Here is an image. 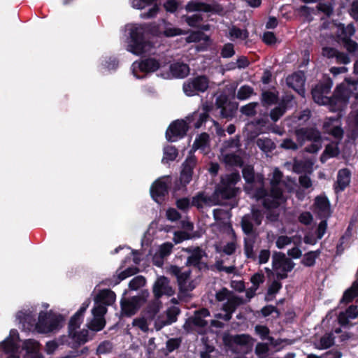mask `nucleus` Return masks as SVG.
I'll return each instance as SVG.
<instances>
[{
	"instance_id": "nucleus-1",
	"label": "nucleus",
	"mask_w": 358,
	"mask_h": 358,
	"mask_svg": "<svg viewBox=\"0 0 358 358\" xmlns=\"http://www.w3.org/2000/svg\"><path fill=\"white\" fill-rule=\"evenodd\" d=\"M49 308L48 303H42L35 308H23L17 313L16 320L25 330L55 333L63 327L65 317Z\"/></svg>"
},
{
	"instance_id": "nucleus-2",
	"label": "nucleus",
	"mask_w": 358,
	"mask_h": 358,
	"mask_svg": "<svg viewBox=\"0 0 358 358\" xmlns=\"http://www.w3.org/2000/svg\"><path fill=\"white\" fill-rule=\"evenodd\" d=\"M240 179L237 173H232L222 178L221 183L215 190L214 194L210 197L206 196L203 193H199L192 201V206L201 208L204 205L214 206L219 203L217 197L220 196L224 199H229L234 196L236 193L234 185Z\"/></svg>"
},
{
	"instance_id": "nucleus-3",
	"label": "nucleus",
	"mask_w": 358,
	"mask_h": 358,
	"mask_svg": "<svg viewBox=\"0 0 358 358\" xmlns=\"http://www.w3.org/2000/svg\"><path fill=\"white\" fill-rule=\"evenodd\" d=\"M90 304V300L86 299L78 311L71 317L69 323V335L61 336V344H66L71 348H75L87 341L88 331L87 329L80 330V327Z\"/></svg>"
},
{
	"instance_id": "nucleus-4",
	"label": "nucleus",
	"mask_w": 358,
	"mask_h": 358,
	"mask_svg": "<svg viewBox=\"0 0 358 358\" xmlns=\"http://www.w3.org/2000/svg\"><path fill=\"white\" fill-rule=\"evenodd\" d=\"M281 172L275 169L273 173V178L271 180V190L270 194H266L263 189H258L254 193L250 186H247L245 189L249 192L251 196H255L257 199H263V204L266 208H275L282 203L285 201V196L281 190L284 182H281Z\"/></svg>"
},
{
	"instance_id": "nucleus-5",
	"label": "nucleus",
	"mask_w": 358,
	"mask_h": 358,
	"mask_svg": "<svg viewBox=\"0 0 358 358\" xmlns=\"http://www.w3.org/2000/svg\"><path fill=\"white\" fill-rule=\"evenodd\" d=\"M297 142L296 143L291 138H285L280 144V147L287 150H296L306 142L310 145L306 148L308 152L315 153L319 151L322 145L320 133L313 129H300L295 132Z\"/></svg>"
},
{
	"instance_id": "nucleus-6",
	"label": "nucleus",
	"mask_w": 358,
	"mask_h": 358,
	"mask_svg": "<svg viewBox=\"0 0 358 358\" xmlns=\"http://www.w3.org/2000/svg\"><path fill=\"white\" fill-rule=\"evenodd\" d=\"M127 29L129 32L127 50L139 55L150 52L152 48V43L144 36L145 29L142 25L128 24Z\"/></svg>"
},
{
	"instance_id": "nucleus-7",
	"label": "nucleus",
	"mask_w": 358,
	"mask_h": 358,
	"mask_svg": "<svg viewBox=\"0 0 358 358\" xmlns=\"http://www.w3.org/2000/svg\"><path fill=\"white\" fill-rule=\"evenodd\" d=\"M352 85V80L345 78L336 86L333 95V112L341 111L348 103L350 98L353 96Z\"/></svg>"
},
{
	"instance_id": "nucleus-8",
	"label": "nucleus",
	"mask_w": 358,
	"mask_h": 358,
	"mask_svg": "<svg viewBox=\"0 0 358 358\" xmlns=\"http://www.w3.org/2000/svg\"><path fill=\"white\" fill-rule=\"evenodd\" d=\"M352 85V80L345 78L336 86L333 95V112L341 111L348 103L350 98L353 96Z\"/></svg>"
},
{
	"instance_id": "nucleus-9",
	"label": "nucleus",
	"mask_w": 358,
	"mask_h": 358,
	"mask_svg": "<svg viewBox=\"0 0 358 358\" xmlns=\"http://www.w3.org/2000/svg\"><path fill=\"white\" fill-rule=\"evenodd\" d=\"M215 297L219 301H225L222 306V310L225 313L223 318L225 320H229L236 307L243 303V300L241 298L226 288L218 291L215 294Z\"/></svg>"
},
{
	"instance_id": "nucleus-10",
	"label": "nucleus",
	"mask_w": 358,
	"mask_h": 358,
	"mask_svg": "<svg viewBox=\"0 0 358 358\" xmlns=\"http://www.w3.org/2000/svg\"><path fill=\"white\" fill-rule=\"evenodd\" d=\"M272 264L273 269L279 279L287 278V273L291 271L295 266L290 259L281 252H275L273 255Z\"/></svg>"
},
{
	"instance_id": "nucleus-11",
	"label": "nucleus",
	"mask_w": 358,
	"mask_h": 358,
	"mask_svg": "<svg viewBox=\"0 0 358 358\" xmlns=\"http://www.w3.org/2000/svg\"><path fill=\"white\" fill-rule=\"evenodd\" d=\"M333 86V82L331 80H328L324 83H321L315 86L312 91L313 99L315 103L319 105L328 106L329 109L333 112L334 106H332L333 96L329 97L331 89Z\"/></svg>"
},
{
	"instance_id": "nucleus-12",
	"label": "nucleus",
	"mask_w": 358,
	"mask_h": 358,
	"mask_svg": "<svg viewBox=\"0 0 358 358\" xmlns=\"http://www.w3.org/2000/svg\"><path fill=\"white\" fill-rule=\"evenodd\" d=\"M148 295V292L144 291L141 295L134 296L131 299L123 297L120 301L122 314L126 316L134 315L144 303Z\"/></svg>"
},
{
	"instance_id": "nucleus-13",
	"label": "nucleus",
	"mask_w": 358,
	"mask_h": 358,
	"mask_svg": "<svg viewBox=\"0 0 358 358\" xmlns=\"http://www.w3.org/2000/svg\"><path fill=\"white\" fill-rule=\"evenodd\" d=\"M239 147L238 138H232L226 141L221 149V159L226 164L230 165H238L241 164V158L235 155Z\"/></svg>"
},
{
	"instance_id": "nucleus-14",
	"label": "nucleus",
	"mask_w": 358,
	"mask_h": 358,
	"mask_svg": "<svg viewBox=\"0 0 358 358\" xmlns=\"http://www.w3.org/2000/svg\"><path fill=\"white\" fill-rule=\"evenodd\" d=\"M328 29L330 32H324V35L331 38H337L339 41H345L350 38L355 33V27L352 24H349L345 27L343 24L329 23Z\"/></svg>"
},
{
	"instance_id": "nucleus-15",
	"label": "nucleus",
	"mask_w": 358,
	"mask_h": 358,
	"mask_svg": "<svg viewBox=\"0 0 358 358\" xmlns=\"http://www.w3.org/2000/svg\"><path fill=\"white\" fill-rule=\"evenodd\" d=\"M209 86V80L204 76L189 79L183 84V91L187 96H194L205 92Z\"/></svg>"
},
{
	"instance_id": "nucleus-16",
	"label": "nucleus",
	"mask_w": 358,
	"mask_h": 358,
	"mask_svg": "<svg viewBox=\"0 0 358 358\" xmlns=\"http://www.w3.org/2000/svg\"><path fill=\"white\" fill-rule=\"evenodd\" d=\"M18 339L17 331L12 329L10 331L9 336L0 343V350H3L6 353L9 354L8 358H20Z\"/></svg>"
},
{
	"instance_id": "nucleus-17",
	"label": "nucleus",
	"mask_w": 358,
	"mask_h": 358,
	"mask_svg": "<svg viewBox=\"0 0 358 358\" xmlns=\"http://www.w3.org/2000/svg\"><path fill=\"white\" fill-rule=\"evenodd\" d=\"M189 73L188 65L184 63L176 62L169 66V70L164 69L160 73L161 77L164 79L183 78Z\"/></svg>"
},
{
	"instance_id": "nucleus-18",
	"label": "nucleus",
	"mask_w": 358,
	"mask_h": 358,
	"mask_svg": "<svg viewBox=\"0 0 358 358\" xmlns=\"http://www.w3.org/2000/svg\"><path fill=\"white\" fill-rule=\"evenodd\" d=\"M91 312L92 318L87 322V327L94 331H101L106 325L104 315L107 312V308L93 307Z\"/></svg>"
},
{
	"instance_id": "nucleus-19",
	"label": "nucleus",
	"mask_w": 358,
	"mask_h": 358,
	"mask_svg": "<svg viewBox=\"0 0 358 358\" xmlns=\"http://www.w3.org/2000/svg\"><path fill=\"white\" fill-rule=\"evenodd\" d=\"M161 70V73L164 69V66L160 64L158 61L155 59L149 58L141 61V62H134L132 64V71L134 76L137 78H140L137 76L136 72L137 70H139L142 72H154L157 69Z\"/></svg>"
},
{
	"instance_id": "nucleus-20",
	"label": "nucleus",
	"mask_w": 358,
	"mask_h": 358,
	"mask_svg": "<svg viewBox=\"0 0 358 358\" xmlns=\"http://www.w3.org/2000/svg\"><path fill=\"white\" fill-rule=\"evenodd\" d=\"M341 114H338L336 117L326 118L323 126L327 133L338 140H341L343 136V130L341 122Z\"/></svg>"
},
{
	"instance_id": "nucleus-21",
	"label": "nucleus",
	"mask_w": 358,
	"mask_h": 358,
	"mask_svg": "<svg viewBox=\"0 0 358 358\" xmlns=\"http://www.w3.org/2000/svg\"><path fill=\"white\" fill-rule=\"evenodd\" d=\"M171 182L169 177L164 176L156 180L150 187V195L157 203L168 192V187Z\"/></svg>"
},
{
	"instance_id": "nucleus-22",
	"label": "nucleus",
	"mask_w": 358,
	"mask_h": 358,
	"mask_svg": "<svg viewBox=\"0 0 358 358\" xmlns=\"http://www.w3.org/2000/svg\"><path fill=\"white\" fill-rule=\"evenodd\" d=\"M187 124L184 120H176L170 124L166 132V137L169 141H176L182 138L187 130Z\"/></svg>"
},
{
	"instance_id": "nucleus-23",
	"label": "nucleus",
	"mask_w": 358,
	"mask_h": 358,
	"mask_svg": "<svg viewBox=\"0 0 358 358\" xmlns=\"http://www.w3.org/2000/svg\"><path fill=\"white\" fill-rule=\"evenodd\" d=\"M262 220V215L259 210H252L251 215H245L241 221L243 231L246 234L252 232L255 226H259Z\"/></svg>"
},
{
	"instance_id": "nucleus-24",
	"label": "nucleus",
	"mask_w": 358,
	"mask_h": 358,
	"mask_svg": "<svg viewBox=\"0 0 358 358\" xmlns=\"http://www.w3.org/2000/svg\"><path fill=\"white\" fill-rule=\"evenodd\" d=\"M178 313V308L177 307H172L169 308L165 314L158 315L155 321L156 329L160 330L164 327L176 322Z\"/></svg>"
},
{
	"instance_id": "nucleus-25",
	"label": "nucleus",
	"mask_w": 358,
	"mask_h": 358,
	"mask_svg": "<svg viewBox=\"0 0 358 358\" xmlns=\"http://www.w3.org/2000/svg\"><path fill=\"white\" fill-rule=\"evenodd\" d=\"M169 272L177 276L178 284L181 289L187 292L194 288L195 285L193 282L190 281L189 273L188 271L180 273V269L178 267L171 266L169 268Z\"/></svg>"
},
{
	"instance_id": "nucleus-26",
	"label": "nucleus",
	"mask_w": 358,
	"mask_h": 358,
	"mask_svg": "<svg viewBox=\"0 0 358 358\" xmlns=\"http://www.w3.org/2000/svg\"><path fill=\"white\" fill-rule=\"evenodd\" d=\"M160 309V303L158 301L153 303L148 308L146 315L147 318L142 317L136 319L133 321V324L135 327H138L143 331H147L148 330V319H153L155 315L158 313Z\"/></svg>"
},
{
	"instance_id": "nucleus-27",
	"label": "nucleus",
	"mask_w": 358,
	"mask_h": 358,
	"mask_svg": "<svg viewBox=\"0 0 358 358\" xmlns=\"http://www.w3.org/2000/svg\"><path fill=\"white\" fill-rule=\"evenodd\" d=\"M153 292L157 298L162 295L171 296L174 293L172 286L170 285L167 278L159 277L153 286Z\"/></svg>"
},
{
	"instance_id": "nucleus-28",
	"label": "nucleus",
	"mask_w": 358,
	"mask_h": 358,
	"mask_svg": "<svg viewBox=\"0 0 358 358\" xmlns=\"http://www.w3.org/2000/svg\"><path fill=\"white\" fill-rule=\"evenodd\" d=\"M116 299L115 292L110 289H102L94 298V307L106 308V306L112 305Z\"/></svg>"
},
{
	"instance_id": "nucleus-29",
	"label": "nucleus",
	"mask_w": 358,
	"mask_h": 358,
	"mask_svg": "<svg viewBox=\"0 0 358 358\" xmlns=\"http://www.w3.org/2000/svg\"><path fill=\"white\" fill-rule=\"evenodd\" d=\"M313 212L320 217H327L331 214L329 202L325 196H318L315 199Z\"/></svg>"
},
{
	"instance_id": "nucleus-30",
	"label": "nucleus",
	"mask_w": 358,
	"mask_h": 358,
	"mask_svg": "<svg viewBox=\"0 0 358 358\" xmlns=\"http://www.w3.org/2000/svg\"><path fill=\"white\" fill-rule=\"evenodd\" d=\"M210 313L207 309H201L197 312L194 317H190L184 324V327L189 330L192 325L202 327L206 325L207 322L204 320L205 317H208Z\"/></svg>"
},
{
	"instance_id": "nucleus-31",
	"label": "nucleus",
	"mask_w": 358,
	"mask_h": 358,
	"mask_svg": "<svg viewBox=\"0 0 358 358\" xmlns=\"http://www.w3.org/2000/svg\"><path fill=\"white\" fill-rule=\"evenodd\" d=\"M287 84L299 94H303L304 76L302 73H294L288 76L286 79Z\"/></svg>"
},
{
	"instance_id": "nucleus-32",
	"label": "nucleus",
	"mask_w": 358,
	"mask_h": 358,
	"mask_svg": "<svg viewBox=\"0 0 358 358\" xmlns=\"http://www.w3.org/2000/svg\"><path fill=\"white\" fill-rule=\"evenodd\" d=\"M358 315V309L357 306H350L345 312L339 314L338 322L341 324H347L350 320H353Z\"/></svg>"
},
{
	"instance_id": "nucleus-33",
	"label": "nucleus",
	"mask_w": 358,
	"mask_h": 358,
	"mask_svg": "<svg viewBox=\"0 0 358 358\" xmlns=\"http://www.w3.org/2000/svg\"><path fill=\"white\" fill-rule=\"evenodd\" d=\"M173 248V245L170 243H166L161 245L159 248L157 253L154 257V262L156 265L160 266L162 264V262L161 260H158V257L161 259L168 256Z\"/></svg>"
},
{
	"instance_id": "nucleus-34",
	"label": "nucleus",
	"mask_w": 358,
	"mask_h": 358,
	"mask_svg": "<svg viewBox=\"0 0 358 358\" xmlns=\"http://www.w3.org/2000/svg\"><path fill=\"white\" fill-rule=\"evenodd\" d=\"M185 250L189 253V256L187 261V265L194 266L198 264L203 256V252L199 248H186Z\"/></svg>"
},
{
	"instance_id": "nucleus-35",
	"label": "nucleus",
	"mask_w": 358,
	"mask_h": 358,
	"mask_svg": "<svg viewBox=\"0 0 358 358\" xmlns=\"http://www.w3.org/2000/svg\"><path fill=\"white\" fill-rule=\"evenodd\" d=\"M209 136L206 133L199 135L194 141L193 144V149L201 150L202 152L206 153L208 150Z\"/></svg>"
},
{
	"instance_id": "nucleus-36",
	"label": "nucleus",
	"mask_w": 358,
	"mask_h": 358,
	"mask_svg": "<svg viewBox=\"0 0 358 358\" xmlns=\"http://www.w3.org/2000/svg\"><path fill=\"white\" fill-rule=\"evenodd\" d=\"M350 173L347 169H342L338 172L337 179L336 189L339 188L340 191L343 190L350 183Z\"/></svg>"
},
{
	"instance_id": "nucleus-37",
	"label": "nucleus",
	"mask_w": 358,
	"mask_h": 358,
	"mask_svg": "<svg viewBox=\"0 0 358 358\" xmlns=\"http://www.w3.org/2000/svg\"><path fill=\"white\" fill-rule=\"evenodd\" d=\"M338 153L339 150L337 144H329L326 147L322 155L321 156V161L324 163L328 158L336 157Z\"/></svg>"
},
{
	"instance_id": "nucleus-38",
	"label": "nucleus",
	"mask_w": 358,
	"mask_h": 358,
	"mask_svg": "<svg viewBox=\"0 0 358 358\" xmlns=\"http://www.w3.org/2000/svg\"><path fill=\"white\" fill-rule=\"evenodd\" d=\"M334 344V338L331 334H327L320 338V341L315 343L318 349H326L331 347Z\"/></svg>"
},
{
	"instance_id": "nucleus-39",
	"label": "nucleus",
	"mask_w": 358,
	"mask_h": 358,
	"mask_svg": "<svg viewBox=\"0 0 358 358\" xmlns=\"http://www.w3.org/2000/svg\"><path fill=\"white\" fill-rule=\"evenodd\" d=\"M178 156L177 150L173 146H166L164 149V156L162 159L163 163H168L170 161H173Z\"/></svg>"
},
{
	"instance_id": "nucleus-40",
	"label": "nucleus",
	"mask_w": 358,
	"mask_h": 358,
	"mask_svg": "<svg viewBox=\"0 0 358 358\" xmlns=\"http://www.w3.org/2000/svg\"><path fill=\"white\" fill-rule=\"evenodd\" d=\"M348 127L352 131L358 130V109L353 110L348 117Z\"/></svg>"
},
{
	"instance_id": "nucleus-41",
	"label": "nucleus",
	"mask_w": 358,
	"mask_h": 358,
	"mask_svg": "<svg viewBox=\"0 0 358 358\" xmlns=\"http://www.w3.org/2000/svg\"><path fill=\"white\" fill-rule=\"evenodd\" d=\"M23 348L27 351V355H29L39 350V343L36 341L28 339L24 342Z\"/></svg>"
},
{
	"instance_id": "nucleus-42",
	"label": "nucleus",
	"mask_w": 358,
	"mask_h": 358,
	"mask_svg": "<svg viewBox=\"0 0 358 358\" xmlns=\"http://www.w3.org/2000/svg\"><path fill=\"white\" fill-rule=\"evenodd\" d=\"M187 10L189 11H209L210 10V6L199 3V2H189L187 5Z\"/></svg>"
},
{
	"instance_id": "nucleus-43",
	"label": "nucleus",
	"mask_w": 358,
	"mask_h": 358,
	"mask_svg": "<svg viewBox=\"0 0 358 358\" xmlns=\"http://www.w3.org/2000/svg\"><path fill=\"white\" fill-rule=\"evenodd\" d=\"M356 296H358V282L354 283L352 287L345 292L343 301L348 303Z\"/></svg>"
},
{
	"instance_id": "nucleus-44",
	"label": "nucleus",
	"mask_w": 358,
	"mask_h": 358,
	"mask_svg": "<svg viewBox=\"0 0 358 358\" xmlns=\"http://www.w3.org/2000/svg\"><path fill=\"white\" fill-rule=\"evenodd\" d=\"M209 108L210 107L208 104H203L202 106V112L199 115L197 113L194 114L195 117H199L198 121L195 123V127H200L202 123L206 120Z\"/></svg>"
},
{
	"instance_id": "nucleus-45",
	"label": "nucleus",
	"mask_w": 358,
	"mask_h": 358,
	"mask_svg": "<svg viewBox=\"0 0 358 358\" xmlns=\"http://www.w3.org/2000/svg\"><path fill=\"white\" fill-rule=\"evenodd\" d=\"M319 254L320 252L318 251L306 253L301 261L302 264L306 266H313L315 262L316 258L319 256Z\"/></svg>"
},
{
	"instance_id": "nucleus-46",
	"label": "nucleus",
	"mask_w": 358,
	"mask_h": 358,
	"mask_svg": "<svg viewBox=\"0 0 358 358\" xmlns=\"http://www.w3.org/2000/svg\"><path fill=\"white\" fill-rule=\"evenodd\" d=\"M253 94V90L250 86L244 85L240 87L237 92L238 99L245 100Z\"/></svg>"
},
{
	"instance_id": "nucleus-47",
	"label": "nucleus",
	"mask_w": 358,
	"mask_h": 358,
	"mask_svg": "<svg viewBox=\"0 0 358 358\" xmlns=\"http://www.w3.org/2000/svg\"><path fill=\"white\" fill-rule=\"evenodd\" d=\"M145 284V279L141 276L138 275L134 278L129 283V287L132 290H136Z\"/></svg>"
},
{
	"instance_id": "nucleus-48",
	"label": "nucleus",
	"mask_w": 358,
	"mask_h": 358,
	"mask_svg": "<svg viewBox=\"0 0 358 358\" xmlns=\"http://www.w3.org/2000/svg\"><path fill=\"white\" fill-rule=\"evenodd\" d=\"M213 215L216 220H222L225 224H227L230 217L229 211L219 208L213 210Z\"/></svg>"
},
{
	"instance_id": "nucleus-49",
	"label": "nucleus",
	"mask_w": 358,
	"mask_h": 358,
	"mask_svg": "<svg viewBox=\"0 0 358 358\" xmlns=\"http://www.w3.org/2000/svg\"><path fill=\"white\" fill-rule=\"evenodd\" d=\"M257 145L264 152L270 151L273 148L272 141L268 138H258L257 141Z\"/></svg>"
},
{
	"instance_id": "nucleus-50",
	"label": "nucleus",
	"mask_w": 358,
	"mask_h": 358,
	"mask_svg": "<svg viewBox=\"0 0 358 358\" xmlns=\"http://www.w3.org/2000/svg\"><path fill=\"white\" fill-rule=\"evenodd\" d=\"M277 100V96L274 92H264L262 94V101L265 105H271L274 103Z\"/></svg>"
},
{
	"instance_id": "nucleus-51",
	"label": "nucleus",
	"mask_w": 358,
	"mask_h": 358,
	"mask_svg": "<svg viewBox=\"0 0 358 358\" xmlns=\"http://www.w3.org/2000/svg\"><path fill=\"white\" fill-rule=\"evenodd\" d=\"M138 269L136 266L127 268L125 270L118 273V278L120 280H123L127 278L136 274V273H138Z\"/></svg>"
},
{
	"instance_id": "nucleus-52",
	"label": "nucleus",
	"mask_w": 358,
	"mask_h": 358,
	"mask_svg": "<svg viewBox=\"0 0 358 358\" xmlns=\"http://www.w3.org/2000/svg\"><path fill=\"white\" fill-rule=\"evenodd\" d=\"M258 103L256 102L250 103L241 108V111L247 116H252L256 113V107Z\"/></svg>"
},
{
	"instance_id": "nucleus-53",
	"label": "nucleus",
	"mask_w": 358,
	"mask_h": 358,
	"mask_svg": "<svg viewBox=\"0 0 358 358\" xmlns=\"http://www.w3.org/2000/svg\"><path fill=\"white\" fill-rule=\"evenodd\" d=\"M254 243L255 241L253 238L245 239V254L248 258H252L254 257Z\"/></svg>"
},
{
	"instance_id": "nucleus-54",
	"label": "nucleus",
	"mask_w": 358,
	"mask_h": 358,
	"mask_svg": "<svg viewBox=\"0 0 358 358\" xmlns=\"http://www.w3.org/2000/svg\"><path fill=\"white\" fill-rule=\"evenodd\" d=\"M229 34L233 38L245 39L248 37V33L246 31L241 30L236 27H233L230 29Z\"/></svg>"
},
{
	"instance_id": "nucleus-55",
	"label": "nucleus",
	"mask_w": 358,
	"mask_h": 358,
	"mask_svg": "<svg viewBox=\"0 0 358 358\" xmlns=\"http://www.w3.org/2000/svg\"><path fill=\"white\" fill-rule=\"evenodd\" d=\"M292 242V238L287 236H280L277 238L275 245L279 249H282Z\"/></svg>"
},
{
	"instance_id": "nucleus-56",
	"label": "nucleus",
	"mask_w": 358,
	"mask_h": 358,
	"mask_svg": "<svg viewBox=\"0 0 358 358\" xmlns=\"http://www.w3.org/2000/svg\"><path fill=\"white\" fill-rule=\"evenodd\" d=\"M155 0H132V7L136 9H143L147 6L152 5Z\"/></svg>"
},
{
	"instance_id": "nucleus-57",
	"label": "nucleus",
	"mask_w": 358,
	"mask_h": 358,
	"mask_svg": "<svg viewBox=\"0 0 358 358\" xmlns=\"http://www.w3.org/2000/svg\"><path fill=\"white\" fill-rule=\"evenodd\" d=\"M234 343L241 345H246L249 344L251 341L250 337L246 334L237 335L233 337L232 338Z\"/></svg>"
},
{
	"instance_id": "nucleus-58",
	"label": "nucleus",
	"mask_w": 358,
	"mask_h": 358,
	"mask_svg": "<svg viewBox=\"0 0 358 358\" xmlns=\"http://www.w3.org/2000/svg\"><path fill=\"white\" fill-rule=\"evenodd\" d=\"M343 45L345 48L350 52L358 53V43L348 38L346 41H343Z\"/></svg>"
},
{
	"instance_id": "nucleus-59",
	"label": "nucleus",
	"mask_w": 358,
	"mask_h": 358,
	"mask_svg": "<svg viewBox=\"0 0 358 358\" xmlns=\"http://www.w3.org/2000/svg\"><path fill=\"white\" fill-rule=\"evenodd\" d=\"M60 338L61 337H59L57 341H48L46 343V345H45V352L50 355V354H52L54 353V352L57 349L58 346L59 345H62L60 343Z\"/></svg>"
},
{
	"instance_id": "nucleus-60",
	"label": "nucleus",
	"mask_w": 358,
	"mask_h": 358,
	"mask_svg": "<svg viewBox=\"0 0 358 358\" xmlns=\"http://www.w3.org/2000/svg\"><path fill=\"white\" fill-rule=\"evenodd\" d=\"M323 45H324V43L323 42ZM338 52V50L334 48L328 47L324 45L322 49V56L331 59V58H335L336 56V54Z\"/></svg>"
},
{
	"instance_id": "nucleus-61",
	"label": "nucleus",
	"mask_w": 358,
	"mask_h": 358,
	"mask_svg": "<svg viewBox=\"0 0 358 358\" xmlns=\"http://www.w3.org/2000/svg\"><path fill=\"white\" fill-rule=\"evenodd\" d=\"M243 176L248 183H251L254 180V171L250 166H246L243 169Z\"/></svg>"
},
{
	"instance_id": "nucleus-62",
	"label": "nucleus",
	"mask_w": 358,
	"mask_h": 358,
	"mask_svg": "<svg viewBox=\"0 0 358 358\" xmlns=\"http://www.w3.org/2000/svg\"><path fill=\"white\" fill-rule=\"evenodd\" d=\"M268 351V347L266 344L264 343H258L255 348L256 354L260 358L266 357Z\"/></svg>"
},
{
	"instance_id": "nucleus-63",
	"label": "nucleus",
	"mask_w": 358,
	"mask_h": 358,
	"mask_svg": "<svg viewBox=\"0 0 358 358\" xmlns=\"http://www.w3.org/2000/svg\"><path fill=\"white\" fill-rule=\"evenodd\" d=\"M164 34L166 36L172 37L181 34H184L185 31L182 29L176 28V27H166L164 31Z\"/></svg>"
},
{
	"instance_id": "nucleus-64",
	"label": "nucleus",
	"mask_w": 358,
	"mask_h": 358,
	"mask_svg": "<svg viewBox=\"0 0 358 358\" xmlns=\"http://www.w3.org/2000/svg\"><path fill=\"white\" fill-rule=\"evenodd\" d=\"M313 220V215L309 212H303L299 216V221L303 224H310Z\"/></svg>"
}]
</instances>
